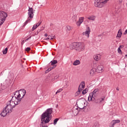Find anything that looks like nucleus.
<instances>
[{
	"label": "nucleus",
	"mask_w": 127,
	"mask_h": 127,
	"mask_svg": "<svg viewBox=\"0 0 127 127\" xmlns=\"http://www.w3.org/2000/svg\"><path fill=\"white\" fill-rule=\"evenodd\" d=\"M15 101V97H12V99L8 102L7 106L5 109L7 113H11L12 109L16 106V105H19V102H16Z\"/></svg>",
	"instance_id": "obj_2"
},
{
	"label": "nucleus",
	"mask_w": 127,
	"mask_h": 127,
	"mask_svg": "<svg viewBox=\"0 0 127 127\" xmlns=\"http://www.w3.org/2000/svg\"><path fill=\"white\" fill-rule=\"evenodd\" d=\"M105 100V97H102L101 98H98L95 100L96 104H100L103 101Z\"/></svg>",
	"instance_id": "obj_15"
},
{
	"label": "nucleus",
	"mask_w": 127,
	"mask_h": 127,
	"mask_svg": "<svg viewBox=\"0 0 127 127\" xmlns=\"http://www.w3.org/2000/svg\"><path fill=\"white\" fill-rule=\"evenodd\" d=\"M45 36L46 37H47V36H48V34H47V33L45 34Z\"/></svg>",
	"instance_id": "obj_40"
},
{
	"label": "nucleus",
	"mask_w": 127,
	"mask_h": 127,
	"mask_svg": "<svg viewBox=\"0 0 127 127\" xmlns=\"http://www.w3.org/2000/svg\"><path fill=\"white\" fill-rule=\"evenodd\" d=\"M94 5L96 7H104V5L103 4V2L100 0H95L94 1Z\"/></svg>",
	"instance_id": "obj_9"
},
{
	"label": "nucleus",
	"mask_w": 127,
	"mask_h": 127,
	"mask_svg": "<svg viewBox=\"0 0 127 127\" xmlns=\"http://www.w3.org/2000/svg\"><path fill=\"white\" fill-rule=\"evenodd\" d=\"M122 47H123V48H124V45H120L118 48H120L121 49V48H122Z\"/></svg>",
	"instance_id": "obj_39"
},
{
	"label": "nucleus",
	"mask_w": 127,
	"mask_h": 127,
	"mask_svg": "<svg viewBox=\"0 0 127 127\" xmlns=\"http://www.w3.org/2000/svg\"><path fill=\"white\" fill-rule=\"evenodd\" d=\"M72 112L74 116H77V115L79 114V111H78L77 109H76L75 110H73Z\"/></svg>",
	"instance_id": "obj_25"
},
{
	"label": "nucleus",
	"mask_w": 127,
	"mask_h": 127,
	"mask_svg": "<svg viewBox=\"0 0 127 127\" xmlns=\"http://www.w3.org/2000/svg\"><path fill=\"white\" fill-rule=\"evenodd\" d=\"M84 89H85V81H82L79 86L78 90L76 92L77 94L80 95Z\"/></svg>",
	"instance_id": "obj_8"
},
{
	"label": "nucleus",
	"mask_w": 127,
	"mask_h": 127,
	"mask_svg": "<svg viewBox=\"0 0 127 127\" xmlns=\"http://www.w3.org/2000/svg\"><path fill=\"white\" fill-rule=\"evenodd\" d=\"M28 19L24 23V26L26 25L28 22H30L31 21V19L33 18V16H34V11H33V8L30 7L29 6V9L28 10Z\"/></svg>",
	"instance_id": "obj_5"
},
{
	"label": "nucleus",
	"mask_w": 127,
	"mask_h": 127,
	"mask_svg": "<svg viewBox=\"0 0 127 127\" xmlns=\"http://www.w3.org/2000/svg\"><path fill=\"white\" fill-rule=\"evenodd\" d=\"M65 30L67 32L69 31H71V30H72V27H71L69 25H67L65 27Z\"/></svg>",
	"instance_id": "obj_21"
},
{
	"label": "nucleus",
	"mask_w": 127,
	"mask_h": 127,
	"mask_svg": "<svg viewBox=\"0 0 127 127\" xmlns=\"http://www.w3.org/2000/svg\"><path fill=\"white\" fill-rule=\"evenodd\" d=\"M26 51H27V52H28V51H30V48L28 47L25 49Z\"/></svg>",
	"instance_id": "obj_35"
},
{
	"label": "nucleus",
	"mask_w": 127,
	"mask_h": 127,
	"mask_svg": "<svg viewBox=\"0 0 127 127\" xmlns=\"http://www.w3.org/2000/svg\"><path fill=\"white\" fill-rule=\"evenodd\" d=\"M121 123V121L120 120H114L110 124V127H115V125L116 124H120Z\"/></svg>",
	"instance_id": "obj_11"
},
{
	"label": "nucleus",
	"mask_w": 127,
	"mask_h": 127,
	"mask_svg": "<svg viewBox=\"0 0 127 127\" xmlns=\"http://www.w3.org/2000/svg\"><path fill=\"white\" fill-rule=\"evenodd\" d=\"M6 17H7V13L4 11H0V26L2 25L3 22L5 21Z\"/></svg>",
	"instance_id": "obj_7"
},
{
	"label": "nucleus",
	"mask_w": 127,
	"mask_h": 127,
	"mask_svg": "<svg viewBox=\"0 0 127 127\" xmlns=\"http://www.w3.org/2000/svg\"><path fill=\"white\" fill-rule=\"evenodd\" d=\"M109 0H104L102 2L103 6L105 5V4H106V3H107V2H108V1H109Z\"/></svg>",
	"instance_id": "obj_31"
},
{
	"label": "nucleus",
	"mask_w": 127,
	"mask_h": 127,
	"mask_svg": "<svg viewBox=\"0 0 127 127\" xmlns=\"http://www.w3.org/2000/svg\"><path fill=\"white\" fill-rule=\"evenodd\" d=\"M63 91V89L62 88L59 89L56 92V94L57 95V94H58V93H60L61 92H62Z\"/></svg>",
	"instance_id": "obj_30"
},
{
	"label": "nucleus",
	"mask_w": 127,
	"mask_h": 127,
	"mask_svg": "<svg viewBox=\"0 0 127 127\" xmlns=\"http://www.w3.org/2000/svg\"><path fill=\"white\" fill-rule=\"evenodd\" d=\"M84 17H81L79 18L78 21L76 22V25L77 26H80L82 23H83V22L84 21Z\"/></svg>",
	"instance_id": "obj_12"
},
{
	"label": "nucleus",
	"mask_w": 127,
	"mask_h": 127,
	"mask_svg": "<svg viewBox=\"0 0 127 127\" xmlns=\"http://www.w3.org/2000/svg\"><path fill=\"white\" fill-rule=\"evenodd\" d=\"M99 94V89L96 88L94 90V91L89 94V96H88V100L89 102H91V101L93 100V99L95 100L98 97V94Z\"/></svg>",
	"instance_id": "obj_6"
},
{
	"label": "nucleus",
	"mask_w": 127,
	"mask_h": 127,
	"mask_svg": "<svg viewBox=\"0 0 127 127\" xmlns=\"http://www.w3.org/2000/svg\"><path fill=\"white\" fill-rule=\"evenodd\" d=\"M55 38V36H49L48 38H46V40H52V39H54Z\"/></svg>",
	"instance_id": "obj_22"
},
{
	"label": "nucleus",
	"mask_w": 127,
	"mask_h": 127,
	"mask_svg": "<svg viewBox=\"0 0 127 127\" xmlns=\"http://www.w3.org/2000/svg\"><path fill=\"white\" fill-rule=\"evenodd\" d=\"M122 48H123V46L122 47Z\"/></svg>",
	"instance_id": "obj_45"
},
{
	"label": "nucleus",
	"mask_w": 127,
	"mask_h": 127,
	"mask_svg": "<svg viewBox=\"0 0 127 127\" xmlns=\"http://www.w3.org/2000/svg\"><path fill=\"white\" fill-rule=\"evenodd\" d=\"M25 42H26V40H23V41H22V42H21V44H22V45L24 44V43H25Z\"/></svg>",
	"instance_id": "obj_36"
},
{
	"label": "nucleus",
	"mask_w": 127,
	"mask_h": 127,
	"mask_svg": "<svg viewBox=\"0 0 127 127\" xmlns=\"http://www.w3.org/2000/svg\"><path fill=\"white\" fill-rule=\"evenodd\" d=\"M123 35V32L122 31V29H120L118 31L117 35L116 36L117 38L120 39L122 37V35Z\"/></svg>",
	"instance_id": "obj_18"
},
{
	"label": "nucleus",
	"mask_w": 127,
	"mask_h": 127,
	"mask_svg": "<svg viewBox=\"0 0 127 127\" xmlns=\"http://www.w3.org/2000/svg\"><path fill=\"white\" fill-rule=\"evenodd\" d=\"M90 32H91V29L90 28V27H87L86 28V31L82 33V34L85 36H86L87 38H89L90 37Z\"/></svg>",
	"instance_id": "obj_10"
},
{
	"label": "nucleus",
	"mask_w": 127,
	"mask_h": 127,
	"mask_svg": "<svg viewBox=\"0 0 127 127\" xmlns=\"http://www.w3.org/2000/svg\"><path fill=\"white\" fill-rule=\"evenodd\" d=\"M7 48H6L4 50H3V54L5 55L7 53Z\"/></svg>",
	"instance_id": "obj_29"
},
{
	"label": "nucleus",
	"mask_w": 127,
	"mask_h": 127,
	"mask_svg": "<svg viewBox=\"0 0 127 127\" xmlns=\"http://www.w3.org/2000/svg\"><path fill=\"white\" fill-rule=\"evenodd\" d=\"M102 57V56L100 54L95 55L94 56V60H96V61H99V60H101V58Z\"/></svg>",
	"instance_id": "obj_17"
},
{
	"label": "nucleus",
	"mask_w": 127,
	"mask_h": 127,
	"mask_svg": "<svg viewBox=\"0 0 127 127\" xmlns=\"http://www.w3.org/2000/svg\"><path fill=\"white\" fill-rule=\"evenodd\" d=\"M84 105H85V102L82 101L81 102V103L79 104V109L80 110H86V106H84Z\"/></svg>",
	"instance_id": "obj_14"
},
{
	"label": "nucleus",
	"mask_w": 127,
	"mask_h": 127,
	"mask_svg": "<svg viewBox=\"0 0 127 127\" xmlns=\"http://www.w3.org/2000/svg\"><path fill=\"white\" fill-rule=\"evenodd\" d=\"M7 114H9V112H7V111L5 109H3L2 112L0 114V116L1 117H5L7 115Z\"/></svg>",
	"instance_id": "obj_16"
},
{
	"label": "nucleus",
	"mask_w": 127,
	"mask_h": 127,
	"mask_svg": "<svg viewBox=\"0 0 127 127\" xmlns=\"http://www.w3.org/2000/svg\"><path fill=\"white\" fill-rule=\"evenodd\" d=\"M51 114L52 108L48 109L41 116V127H48L45 124H48L51 121Z\"/></svg>",
	"instance_id": "obj_1"
},
{
	"label": "nucleus",
	"mask_w": 127,
	"mask_h": 127,
	"mask_svg": "<svg viewBox=\"0 0 127 127\" xmlns=\"http://www.w3.org/2000/svg\"><path fill=\"white\" fill-rule=\"evenodd\" d=\"M118 53H122V50H121V49H120V48H118Z\"/></svg>",
	"instance_id": "obj_34"
},
{
	"label": "nucleus",
	"mask_w": 127,
	"mask_h": 127,
	"mask_svg": "<svg viewBox=\"0 0 127 127\" xmlns=\"http://www.w3.org/2000/svg\"><path fill=\"white\" fill-rule=\"evenodd\" d=\"M38 27L36 26V25H34L33 27H32V31H33L34 30H35V29H37Z\"/></svg>",
	"instance_id": "obj_32"
},
{
	"label": "nucleus",
	"mask_w": 127,
	"mask_h": 127,
	"mask_svg": "<svg viewBox=\"0 0 127 127\" xmlns=\"http://www.w3.org/2000/svg\"><path fill=\"white\" fill-rule=\"evenodd\" d=\"M104 66L103 65H98L97 66L96 71L98 72V73H102L103 71H104Z\"/></svg>",
	"instance_id": "obj_13"
},
{
	"label": "nucleus",
	"mask_w": 127,
	"mask_h": 127,
	"mask_svg": "<svg viewBox=\"0 0 127 127\" xmlns=\"http://www.w3.org/2000/svg\"><path fill=\"white\" fill-rule=\"evenodd\" d=\"M58 78V76H55V79H57Z\"/></svg>",
	"instance_id": "obj_43"
},
{
	"label": "nucleus",
	"mask_w": 127,
	"mask_h": 127,
	"mask_svg": "<svg viewBox=\"0 0 127 127\" xmlns=\"http://www.w3.org/2000/svg\"><path fill=\"white\" fill-rule=\"evenodd\" d=\"M41 24V21H39V22L37 23L36 26L38 27Z\"/></svg>",
	"instance_id": "obj_33"
},
{
	"label": "nucleus",
	"mask_w": 127,
	"mask_h": 127,
	"mask_svg": "<svg viewBox=\"0 0 127 127\" xmlns=\"http://www.w3.org/2000/svg\"><path fill=\"white\" fill-rule=\"evenodd\" d=\"M116 90H117V91H120V88H119V87H117V89H116Z\"/></svg>",
	"instance_id": "obj_42"
},
{
	"label": "nucleus",
	"mask_w": 127,
	"mask_h": 127,
	"mask_svg": "<svg viewBox=\"0 0 127 127\" xmlns=\"http://www.w3.org/2000/svg\"><path fill=\"white\" fill-rule=\"evenodd\" d=\"M115 13H117V11L116 10L115 11Z\"/></svg>",
	"instance_id": "obj_44"
},
{
	"label": "nucleus",
	"mask_w": 127,
	"mask_h": 127,
	"mask_svg": "<svg viewBox=\"0 0 127 127\" xmlns=\"http://www.w3.org/2000/svg\"><path fill=\"white\" fill-rule=\"evenodd\" d=\"M86 45L84 43H73L70 46V49H75L77 51L81 52L85 50Z\"/></svg>",
	"instance_id": "obj_4"
},
{
	"label": "nucleus",
	"mask_w": 127,
	"mask_h": 127,
	"mask_svg": "<svg viewBox=\"0 0 127 127\" xmlns=\"http://www.w3.org/2000/svg\"><path fill=\"white\" fill-rule=\"evenodd\" d=\"M30 38H31V36L29 37V38H28L27 39H26L25 40L26 41H27V40H29V39H30Z\"/></svg>",
	"instance_id": "obj_38"
},
{
	"label": "nucleus",
	"mask_w": 127,
	"mask_h": 127,
	"mask_svg": "<svg viewBox=\"0 0 127 127\" xmlns=\"http://www.w3.org/2000/svg\"><path fill=\"white\" fill-rule=\"evenodd\" d=\"M66 87H68V82L67 81H65V85Z\"/></svg>",
	"instance_id": "obj_37"
},
{
	"label": "nucleus",
	"mask_w": 127,
	"mask_h": 127,
	"mask_svg": "<svg viewBox=\"0 0 127 127\" xmlns=\"http://www.w3.org/2000/svg\"><path fill=\"white\" fill-rule=\"evenodd\" d=\"M88 19H89V20H92V21H94L96 20V16L91 15L88 17Z\"/></svg>",
	"instance_id": "obj_20"
},
{
	"label": "nucleus",
	"mask_w": 127,
	"mask_h": 127,
	"mask_svg": "<svg viewBox=\"0 0 127 127\" xmlns=\"http://www.w3.org/2000/svg\"><path fill=\"white\" fill-rule=\"evenodd\" d=\"M87 93H88V88H85L82 92V95H85V94H87Z\"/></svg>",
	"instance_id": "obj_27"
},
{
	"label": "nucleus",
	"mask_w": 127,
	"mask_h": 127,
	"mask_svg": "<svg viewBox=\"0 0 127 127\" xmlns=\"http://www.w3.org/2000/svg\"><path fill=\"white\" fill-rule=\"evenodd\" d=\"M26 94V91L25 90L21 89L19 91H16L14 94V96H15L12 97V98H15L14 101L16 102V103L19 102V104H20L21 99H23V98H24Z\"/></svg>",
	"instance_id": "obj_3"
},
{
	"label": "nucleus",
	"mask_w": 127,
	"mask_h": 127,
	"mask_svg": "<svg viewBox=\"0 0 127 127\" xmlns=\"http://www.w3.org/2000/svg\"><path fill=\"white\" fill-rule=\"evenodd\" d=\"M80 61L76 60L74 62L73 65H74V66H77V65H80Z\"/></svg>",
	"instance_id": "obj_23"
},
{
	"label": "nucleus",
	"mask_w": 127,
	"mask_h": 127,
	"mask_svg": "<svg viewBox=\"0 0 127 127\" xmlns=\"http://www.w3.org/2000/svg\"><path fill=\"white\" fill-rule=\"evenodd\" d=\"M59 121V118H57L54 120V126L56 125L57 122Z\"/></svg>",
	"instance_id": "obj_28"
},
{
	"label": "nucleus",
	"mask_w": 127,
	"mask_h": 127,
	"mask_svg": "<svg viewBox=\"0 0 127 127\" xmlns=\"http://www.w3.org/2000/svg\"><path fill=\"white\" fill-rule=\"evenodd\" d=\"M119 2L122 3V2H123V0H119Z\"/></svg>",
	"instance_id": "obj_41"
},
{
	"label": "nucleus",
	"mask_w": 127,
	"mask_h": 127,
	"mask_svg": "<svg viewBox=\"0 0 127 127\" xmlns=\"http://www.w3.org/2000/svg\"><path fill=\"white\" fill-rule=\"evenodd\" d=\"M96 71H97V70L95 68H93L92 69H91L90 70V75L91 76H93V75H94V74H95V73H96Z\"/></svg>",
	"instance_id": "obj_19"
},
{
	"label": "nucleus",
	"mask_w": 127,
	"mask_h": 127,
	"mask_svg": "<svg viewBox=\"0 0 127 127\" xmlns=\"http://www.w3.org/2000/svg\"><path fill=\"white\" fill-rule=\"evenodd\" d=\"M56 65H54L53 67H50L48 68L47 70H46V73H48V72H49L50 71H51L52 69L56 68Z\"/></svg>",
	"instance_id": "obj_26"
},
{
	"label": "nucleus",
	"mask_w": 127,
	"mask_h": 127,
	"mask_svg": "<svg viewBox=\"0 0 127 127\" xmlns=\"http://www.w3.org/2000/svg\"><path fill=\"white\" fill-rule=\"evenodd\" d=\"M51 65L52 66H55V64H57L58 62L57 60H53L52 61H51Z\"/></svg>",
	"instance_id": "obj_24"
}]
</instances>
